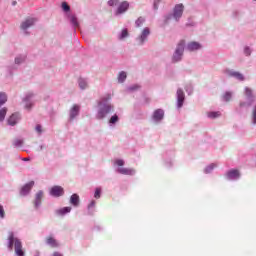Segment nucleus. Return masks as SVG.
<instances>
[{
	"instance_id": "nucleus-1",
	"label": "nucleus",
	"mask_w": 256,
	"mask_h": 256,
	"mask_svg": "<svg viewBox=\"0 0 256 256\" xmlns=\"http://www.w3.org/2000/svg\"><path fill=\"white\" fill-rule=\"evenodd\" d=\"M13 247L17 256H25V250H23V243L19 238L15 237V234L13 232H9L8 233L9 251H13Z\"/></svg>"
},
{
	"instance_id": "nucleus-2",
	"label": "nucleus",
	"mask_w": 256,
	"mask_h": 256,
	"mask_svg": "<svg viewBox=\"0 0 256 256\" xmlns=\"http://www.w3.org/2000/svg\"><path fill=\"white\" fill-rule=\"evenodd\" d=\"M244 95L246 97L245 102H240L239 107H251L255 102V95H253V90L249 87L244 88Z\"/></svg>"
},
{
	"instance_id": "nucleus-3",
	"label": "nucleus",
	"mask_w": 256,
	"mask_h": 256,
	"mask_svg": "<svg viewBox=\"0 0 256 256\" xmlns=\"http://www.w3.org/2000/svg\"><path fill=\"white\" fill-rule=\"evenodd\" d=\"M109 113H113V106L111 104H104L100 107L96 117L97 119H105Z\"/></svg>"
},
{
	"instance_id": "nucleus-4",
	"label": "nucleus",
	"mask_w": 256,
	"mask_h": 256,
	"mask_svg": "<svg viewBox=\"0 0 256 256\" xmlns=\"http://www.w3.org/2000/svg\"><path fill=\"white\" fill-rule=\"evenodd\" d=\"M183 51H185V40H181L178 43V46L175 50V53L173 55V61L174 63H177V61H181V57H183Z\"/></svg>"
},
{
	"instance_id": "nucleus-5",
	"label": "nucleus",
	"mask_w": 256,
	"mask_h": 256,
	"mask_svg": "<svg viewBox=\"0 0 256 256\" xmlns=\"http://www.w3.org/2000/svg\"><path fill=\"white\" fill-rule=\"evenodd\" d=\"M185 9V6H183V4H177L174 7V11H173V17L176 21H179V19H181V17H183V11Z\"/></svg>"
},
{
	"instance_id": "nucleus-6",
	"label": "nucleus",
	"mask_w": 256,
	"mask_h": 256,
	"mask_svg": "<svg viewBox=\"0 0 256 256\" xmlns=\"http://www.w3.org/2000/svg\"><path fill=\"white\" fill-rule=\"evenodd\" d=\"M149 35H151V29H149V27L144 28L140 34V37L137 38L139 45H143V43L147 41V37Z\"/></svg>"
},
{
	"instance_id": "nucleus-7",
	"label": "nucleus",
	"mask_w": 256,
	"mask_h": 256,
	"mask_svg": "<svg viewBox=\"0 0 256 256\" xmlns=\"http://www.w3.org/2000/svg\"><path fill=\"white\" fill-rule=\"evenodd\" d=\"M50 195H52V197H63L65 190L61 186H53L50 189Z\"/></svg>"
},
{
	"instance_id": "nucleus-8",
	"label": "nucleus",
	"mask_w": 256,
	"mask_h": 256,
	"mask_svg": "<svg viewBox=\"0 0 256 256\" xmlns=\"http://www.w3.org/2000/svg\"><path fill=\"white\" fill-rule=\"evenodd\" d=\"M183 103H185V93L181 90H177V107L181 109L183 107Z\"/></svg>"
},
{
	"instance_id": "nucleus-9",
	"label": "nucleus",
	"mask_w": 256,
	"mask_h": 256,
	"mask_svg": "<svg viewBox=\"0 0 256 256\" xmlns=\"http://www.w3.org/2000/svg\"><path fill=\"white\" fill-rule=\"evenodd\" d=\"M129 9V2L124 1L121 2L116 10V15H122V13H125Z\"/></svg>"
},
{
	"instance_id": "nucleus-10",
	"label": "nucleus",
	"mask_w": 256,
	"mask_h": 256,
	"mask_svg": "<svg viewBox=\"0 0 256 256\" xmlns=\"http://www.w3.org/2000/svg\"><path fill=\"white\" fill-rule=\"evenodd\" d=\"M35 21H37L35 18H27L24 22H22L21 29L26 31V29H29V27H33V25H35Z\"/></svg>"
},
{
	"instance_id": "nucleus-11",
	"label": "nucleus",
	"mask_w": 256,
	"mask_h": 256,
	"mask_svg": "<svg viewBox=\"0 0 256 256\" xmlns=\"http://www.w3.org/2000/svg\"><path fill=\"white\" fill-rule=\"evenodd\" d=\"M227 73L229 77H234L235 79H238V81H245V76L240 72L228 70Z\"/></svg>"
},
{
	"instance_id": "nucleus-12",
	"label": "nucleus",
	"mask_w": 256,
	"mask_h": 256,
	"mask_svg": "<svg viewBox=\"0 0 256 256\" xmlns=\"http://www.w3.org/2000/svg\"><path fill=\"white\" fill-rule=\"evenodd\" d=\"M34 185H35L34 181H31V182L27 183L26 185H24L21 189V195H27V193H29V191H31V189H33Z\"/></svg>"
},
{
	"instance_id": "nucleus-13",
	"label": "nucleus",
	"mask_w": 256,
	"mask_h": 256,
	"mask_svg": "<svg viewBox=\"0 0 256 256\" xmlns=\"http://www.w3.org/2000/svg\"><path fill=\"white\" fill-rule=\"evenodd\" d=\"M164 115H165V112L162 109H157L156 111H154L153 119L154 121H161Z\"/></svg>"
},
{
	"instance_id": "nucleus-14",
	"label": "nucleus",
	"mask_w": 256,
	"mask_h": 256,
	"mask_svg": "<svg viewBox=\"0 0 256 256\" xmlns=\"http://www.w3.org/2000/svg\"><path fill=\"white\" fill-rule=\"evenodd\" d=\"M20 119L19 113L12 114L8 119V124L17 125V121Z\"/></svg>"
},
{
	"instance_id": "nucleus-15",
	"label": "nucleus",
	"mask_w": 256,
	"mask_h": 256,
	"mask_svg": "<svg viewBox=\"0 0 256 256\" xmlns=\"http://www.w3.org/2000/svg\"><path fill=\"white\" fill-rule=\"evenodd\" d=\"M117 171L121 175H135V170L129 168H119Z\"/></svg>"
},
{
	"instance_id": "nucleus-16",
	"label": "nucleus",
	"mask_w": 256,
	"mask_h": 256,
	"mask_svg": "<svg viewBox=\"0 0 256 256\" xmlns=\"http://www.w3.org/2000/svg\"><path fill=\"white\" fill-rule=\"evenodd\" d=\"M79 110H80L79 105L75 104L70 110V119L77 117V115H79Z\"/></svg>"
},
{
	"instance_id": "nucleus-17",
	"label": "nucleus",
	"mask_w": 256,
	"mask_h": 256,
	"mask_svg": "<svg viewBox=\"0 0 256 256\" xmlns=\"http://www.w3.org/2000/svg\"><path fill=\"white\" fill-rule=\"evenodd\" d=\"M42 199H43V191H39L36 194V198H35V201H34V205H35L36 209L39 207V205H41Z\"/></svg>"
},
{
	"instance_id": "nucleus-18",
	"label": "nucleus",
	"mask_w": 256,
	"mask_h": 256,
	"mask_svg": "<svg viewBox=\"0 0 256 256\" xmlns=\"http://www.w3.org/2000/svg\"><path fill=\"white\" fill-rule=\"evenodd\" d=\"M46 243L47 245H50V247L52 248L59 247V243L57 242V240H55V238L51 236L46 238Z\"/></svg>"
},
{
	"instance_id": "nucleus-19",
	"label": "nucleus",
	"mask_w": 256,
	"mask_h": 256,
	"mask_svg": "<svg viewBox=\"0 0 256 256\" xmlns=\"http://www.w3.org/2000/svg\"><path fill=\"white\" fill-rule=\"evenodd\" d=\"M200 47H201V44H199L198 42H190L187 45L188 51H197Z\"/></svg>"
},
{
	"instance_id": "nucleus-20",
	"label": "nucleus",
	"mask_w": 256,
	"mask_h": 256,
	"mask_svg": "<svg viewBox=\"0 0 256 256\" xmlns=\"http://www.w3.org/2000/svg\"><path fill=\"white\" fill-rule=\"evenodd\" d=\"M228 179H239V170H230L227 172Z\"/></svg>"
},
{
	"instance_id": "nucleus-21",
	"label": "nucleus",
	"mask_w": 256,
	"mask_h": 256,
	"mask_svg": "<svg viewBox=\"0 0 256 256\" xmlns=\"http://www.w3.org/2000/svg\"><path fill=\"white\" fill-rule=\"evenodd\" d=\"M70 203L71 205H73L74 207H79V195L78 194H73L70 197Z\"/></svg>"
},
{
	"instance_id": "nucleus-22",
	"label": "nucleus",
	"mask_w": 256,
	"mask_h": 256,
	"mask_svg": "<svg viewBox=\"0 0 256 256\" xmlns=\"http://www.w3.org/2000/svg\"><path fill=\"white\" fill-rule=\"evenodd\" d=\"M31 97H33V94H29L24 98V102L25 104V109H31L33 107V104L29 102V99H31Z\"/></svg>"
},
{
	"instance_id": "nucleus-23",
	"label": "nucleus",
	"mask_w": 256,
	"mask_h": 256,
	"mask_svg": "<svg viewBox=\"0 0 256 256\" xmlns=\"http://www.w3.org/2000/svg\"><path fill=\"white\" fill-rule=\"evenodd\" d=\"M223 101H226V103H229L231 99H233V92H225L224 95L222 96Z\"/></svg>"
},
{
	"instance_id": "nucleus-24",
	"label": "nucleus",
	"mask_w": 256,
	"mask_h": 256,
	"mask_svg": "<svg viewBox=\"0 0 256 256\" xmlns=\"http://www.w3.org/2000/svg\"><path fill=\"white\" fill-rule=\"evenodd\" d=\"M57 215H65L66 213H71V207H64L56 211Z\"/></svg>"
},
{
	"instance_id": "nucleus-25",
	"label": "nucleus",
	"mask_w": 256,
	"mask_h": 256,
	"mask_svg": "<svg viewBox=\"0 0 256 256\" xmlns=\"http://www.w3.org/2000/svg\"><path fill=\"white\" fill-rule=\"evenodd\" d=\"M5 103H7V94L0 92V107L1 105H5Z\"/></svg>"
},
{
	"instance_id": "nucleus-26",
	"label": "nucleus",
	"mask_w": 256,
	"mask_h": 256,
	"mask_svg": "<svg viewBox=\"0 0 256 256\" xmlns=\"http://www.w3.org/2000/svg\"><path fill=\"white\" fill-rule=\"evenodd\" d=\"M125 79H127V73L124 71L120 72L118 75L119 83H123V81H125Z\"/></svg>"
},
{
	"instance_id": "nucleus-27",
	"label": "nucleus",
	"mask_w": 256,
	"mask_h": 256,
	"mask_svg": "<svg viewBox=\"0 0 256 256\" xmlns=\"http://www.w3.org/2000/svg\"><path fill=\"white\" fill-rule=\"evenodd\" d=\"M208 117L210 119H217V117H221V112H209Z\"/></svg>"
},
{
	"instance_id": "nucleus-28",
	"label": "nucleus",
	"mask_w": 256,
	"mask_h": 256,
	"mask_svg": "<svg viewBox=\"0 0 256 256\" xmlns=\"http://www.w3.org/2000/svg\"><path fill=\"white\" fill-rule=\"evenodd\" d=\"M78 83H79L80 89H86L87 88V82L83 78H80L78 80Z\"/></svg>"
},
{
	"instance_id": "nucleus-29",
	"label": "nucleus",
	"mask_w": 256,
	"mask_h": 256,
	"mask_svg": "<svg viewBox=\"0 0 256 256\" xmlns=\"http://www.w3.org/2000/svg\"><path fill=\"white\" fill-rule=\"evenodd\" d=\"M5 115H7V108H2L0 110V121H3L5 119Z\"/></svg>"
},
{
	"instance_id": "nucleus-30",
	"label": "nucleus",
	"mask_w": 256,
	"mask_h": 256,
	"mask_svg": "<svg viewBox=\"0 0 256 256\" xmlns=\"http://www.w3.org/2000/svg\"><path fill=\"white\" fill-rule=\"evenodd\" d=\"M117 121H119V116H117L116 114L113 115L110 120H109V123L112 124V125H115V123H117Z\"/></svg>"
},
{
	"instance_id": "nucleus-31",
	"label": "nucleus",
	"mask_w": 256,
	"mask_h": 256,
	"mask_svg": "<svg viewBox=\"0 0 256 256\" xmlns=\"http://www.w3.org/2000/svg\"><path fill=\"white\" fill-rule=\"evenodd\" d=\"M13 145H14V147H22V146H23V140H21V139H15V140L13 141Z\"/></svg>"
},
{
	"instance_id": "nucleus-32",
	"label": "nucleus",
	"mask_w": 256,
	"mask_h": 256,
	"mask_svg": "<svg viewBox=\"0 0 256 256\" xmlns=\"http://www.w3.org/2000/svg\"><path fill=\"white\" fill-rule=\"evenodd\" d=\"M145 23V19L143 17H140L136 20V27H141Z\"/></svg>"
},
{
	"instance_id": "nucleus-33",
	"label": "nucleus",
	"mask_w": 256,
	"mask_h": 256,
	"mask_svg": "<svg viewBox=\"0 0 256 256\" xmlns=\"http://www.w3.org/2000/svg\"><path fill=\"white\" fill-rule=\"evenodd\" d=\"M125 37H129V32L127 31V29L122 30V33L120 35V39H125Z\"/></svg>"
},
{
	"instance_id": "nucleus-34",
	"label": "nucleus",
	"mask_w": 256,
	"mask_h": 256,
	"mask_svg": "<svg viewBox=\"0 0 256 256\" xmlns=\"http://www.w3.org/2000/svg\"><path fill=\"white\" fill-rule=\"evenodd\" d=\"M71 23L74 25V27H79V22L77 21V17L72 16Z\"/></svg>"
},
{
	"instance_id": "nucleus-35",
	"label": "nucleus",
	"mask_w": 256,
	"mask_h": 256,
	"mask_svg": "<svg viewBox=\"0 0 256 256\" xmlns=\"http://www.w3.org/2000/svg\"><path fill=\"white\" fill-rule=\"evenodd\" d=\"M94 197L95 199H99L101 197V188H96Z\"/></svg>"
},
{
	"instance_id": "nucleus-36",
	"label": "nucleus",
	"mask_w": 256,
	"mask_h": 256,
	"mask_svg": "<svg viewBox=\"0 0 256 256\" xmlns=\"http://www.w3.org/2000/svg\"><path fill=\"white\" fill-rule=\"evenodd\" d=\"M0 219H5V208L0 204Z\"/></svg>"
},
{
	"instance_id": "nucleus-37",
	"label": "nucleus",
	"mask_w": 256,
	"mask_h": 256,
	"mask_svg": "<svg viewBox=\"0 0 256 256\" xmlns=\"http://www.w3.org/2000/svg\"><path fill=\"white\" fill-rule=\"evenodd\" d=\"M119 4V0H109L108 1V5L110 7H115V5H118Z\"/></svg>"
},
{
	"instance_id": "nucleus-38",
	"label": "nucleus",
	"mask_w": 256,
	"mask_h": 256,
	"mask_svg": "<svg viewBox=\"0 0 256 256\" xmlns=\"http://www.w3.org/2000/svg\"><path fill=\"white\" fill-rule=\"evenodd\" d=\"M252 119L253 123L256 125V105L252 109Z\"/></svg>"
},
{
	"instance_id": "nucleus-39",
	"label": "nucleus",
	"mask_w": 256,
	"mask_h": 256,
	"mask_svg": "<svg viewBox=\"0 0 256 256\" xmlns=\"http://www.w3.org/2000/svg\"><path fill=\"white\" fill-rule=\"evenodd\" d=\"M62 9H63V11H70L71 10V7H69L68 5H67V2H63L62 3Z\"/></svg>"
},
{
	"instance_id": "nucleus-40",
	"label": "nucleus",
	"mask_w": 256,
	"mask_h": 256,
	"mask_svg": "<svg viewBox=\"0 0 256 256\" xmlns=\"http://www.w3.org/2000/svg\"><path fill=\"white\" fill-rule=\"evenodd\" d=\"M115 165H118V167H123L125 165V161L123 160H116Z\"/></svg>"
},
{
	"instance_id": "nucleus-41",
	"label": "nucleus",
	"mask_w": 256,
	"mask_h": 256,
	"mask_svg": "<svg viewBox=\"0 0 256 256\" xmlns=\"http://www.w3.org/2000/svg\"><path fill=\"white\" fill-rule=\"evenodd\" d=\"M23 61H25V58H16L15 59V63L17 64V65H19V63H23Z\"/></svg>"
},
{
	"instance_id": "nucleus-42",
	"label": "nucleus",
	"mask_w": 256,
	"mask_h": 256,
	"mask_svg": "<svg viewBox=\"0 0 256 256\" xmlns=\"http://www.w3.org/2000/svg\"><path fill=\"white\" fill-rule=\"evenodd\" d=\"M244 53H245V55H247V56L251 55V49H250L249 47H246V48L244 49Z\"/></svg>"
},
{
	"instance_id": "nucleus-43",
	"label": "nucleus",
	"mask_w": 256,
	"mask_h": 256,
	"mask_svg": "<svg viewBox=\"0 0 256 256\" xmlns=\"http://www.w3.org/2000/svg\"><path fill=\"white\" fill-rule=\"evenodd\" d=\"M35 129H36L37 133H42L43 132V130L41 129V125H39V124L36 126Z\"/></svg>"
},
{
	"instance_id": "nucleus-44",
	"label": "nucleus",
	"mask_w": 256,
	"mask_h": 256,
	"mask_svg": "<svg viewBox=\"0 0 256 256\" xmlns=\"http://www.w3.org/2000/svg\"><path fill=\"white\" fill-rule=\"evenodd\" d=\"M92 207H95V200L91 201V203L88 205V209H92Z\"/></svg>"
},
{
	"instance_id": "nucleus-45",
	"label": "nucleus",
	"mask_w": 256,
	"mask_h": 256,
	"mask_svg": "<svg viewBox=\"0 0 256 256\" xmlns=\"http://www.w3.org/2000/svg\"><path fill=\"white\" fill-rule=\"evenodd\" d=\"M161 0H155L154 1V8L157 9V5H159Z\"/></svg>"
},
{
	"instance_id": "nucleus-46",
	"label": "nucleus",
	"mask_w": 256,
	"mask_h": 256,
	"mask_svg": "<svg viewBox=\"0 0 256 256\" xmlns=\"http://www.w3.org/2000/svg\"><path fill=\"white\" fill-rule=\"evenodd\" d=\"M135 89H139V86L130 87V91H135Z\"/></svg>"
},
{
	"instance_id": "nucleus-47",
	"label": "nucleus",
	"mask_w": 256,
	"mask_h": 256,
	"mask_svg": "<svg viewBox=\"0 0 256 256\" xmlns=\"http://www.w3.org/2000/svg\"><path fill=\"white\" fill-rule=\"evenodd\" d=\"M23 161H30V159L29 158H24Z\"/></svg>"
},
{
	"instance_id": "nucleus-48",
	"label": "nucleus",
	"mask_w": 256,
	"mask_h": 256,
	"mask_svg": "<svg viewBox=\"0 0 256 256\" xmlns=\"http://www.w3.org/2000/svg\"><path fill=\"white\" fill-rule=\"evenodd\" d=\"M13 5H17V2H13Z\"/></svg>"
}]
</instances>
